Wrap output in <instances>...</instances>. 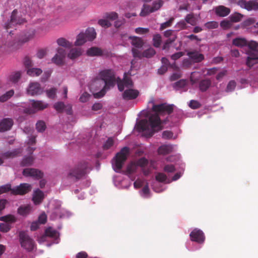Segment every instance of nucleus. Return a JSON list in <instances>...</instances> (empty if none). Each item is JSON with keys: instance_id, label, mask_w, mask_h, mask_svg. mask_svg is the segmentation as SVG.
Returning a JSON list of instances; mask_svg holds the SVG:
<instances>
[{"instance_id": "f257e3e1", "label": "nucleus", "mask_w": 258, "mask_h": 258, "mask_svg": "<svg viewBox=\"0 0 258 258\" xmlns=\"http://www.w3.org/2000/svg\"><path fill=\"white\" fill-rule=\"evenodd\" d=\"M152 110L155 113L150 115L148 121L146 119H142L139 121L137 125L139 131L144 132L145 136L147 138L152 137L155 132L162 130L159 115L171 114L173 111V106L166 103L153 104Z\"/></svg>"}, {"instance_id": "f03ea898", "label": "nucleus", "mask_w": 258, "mask_h": 258, "mask_svg": "<svg viewBox=\"0 0 258 258\" xmlns=\"http://www.w3.org/2000/svg\"><path fill=\"white\" fill-rule=\"evenodd\" d=\"M99 76L104 80V84L100 91L94 93V97L95 98H100L103 97L106 91L110 89L111 87H113L115 84L114 72L111 69L105 70L100 72Z\"/></svg>"}, {"instance_id": "7ed1b4c3", "label": "nucleus", "mask_w": 258, "mask_h": 258, "mask_svg": "<svg viewBox=\"0 0 258 258\" xmlns=\"http://www.w3.org/2000/svg\"><path fill=\"white\" fill-rule=\"evenodd\" d=\"M9 33L10 35L7 37L9 41L6 42L4 44V45L8 47L12 48L13 49H16L19 48V47L24 43L33 39L35 35V31L34 30H29L27 32H23L20 34L17 41L15 40L13 41H10V37H11V34L12 32L10 31Z\"/></svg>"}, {"instance_id": "20e7f679", "label": "nucleus", "mask_w": 258, "mask_h": 258, "mask_svg": "<svg viewBox=\"0 0 258 258\" xmlns=\"http://www.w3.org/2000/svg\"><path fill=\"white\" fill-rule=\"evenodd\" d=\"M88 167L87 162H80L69 170L68 173L67 178L73 182L78 181L85 176Z\"/></svg>"}, {"instance_id": "39448f33", "label": "nucleus", "mask_w": 258, "mask_h": 258, "mask_svg": "<svg viewBox=\"0 0 258 258\" xmlns=\"http://www.w3.org/2000/svg\"><path fill=\"white\" fill-rule=\"evenodd\" d=\"M19 241L21 246L28 252L33 251L36 247L34 240L26 231H20L19 232Z\"/></svg>"}, {"instance_id": "423d86ee", "label": "nucleus", "mask_w": 258, "mask_h": 258, "mask_svg": "<svg viewBox=\"0 0 258 258\" xmlns=\"http://www.w3.org/2000/svg\"><path fill=\"white\" fill-rule=\"evenodd\" d=\"M128 153L129 148L127 147H124L116 154L115 157L113 159L114 162L113 163L114 169L116 172H119L122 168L124 162L127 159Z\"/></svg>"}, {"instance_id": "0eeeda50", "label": "nucleus", "mask_w": 258, "mask_h": 258, "mask_svg": "<svg viewBox=\"0 0 258 258\" xmlns=\"http://www.w3.org/2000/svg\"><path fill=\"white\" fill-rule=\"evenodd\" d=\"M31 185L27 183H21L16 187L12 188V194L14 195H24L31 191Z\"/></svg>"}, {"instance_id": "6e6552de", "label": "nucleus", "mask_w": 258, "mask_h": 258, "mask_svg": "<svg viewBox=\"0 0 258 258\" xmlns=\"http://www.w3.org/2000/svg\"><path fill=\"white\" fill-rule=\"evenodd\" d=\"M17 13L18 11L17 10H14L12 12L10 22H7L5 26V27L7 30L10 28H12L13 26H14L16 24L20 25L21 24L24 23L25 22L24 19L17 18Z\"/></svg>"}, {"instance_id": "1a4fd4ad", "label": "nucleus", "mask_w": 258, "mask_h": 258, "mask_svg": "<svg viewBox=\"0 0 258 258\" xmlns=\"http://www.w3.org/2000/svg\"><path fill=\"white\" fill-rule=\"evenodd\" d=\"M118 89L119 91H123L124 87L131 88L133 87V82L130 77L126 76L125 74L122 80L118 78L116 80Z\"/></svg>"}, {"instance_id": "9d476101", "label": "nucleus", "mask_w": 258, "mask_h": 258, "mask_svg": "<svg viewBox=\"0 0 258 258\" xmlns=\"http://www.w3.org/2000/svg\"><path fill=\"white\" fill-rule=\"evenodd\" d=\"M66 52L62 48H58L57 49V53L51 58V61L57 66H61L64 63Z\"/></svg>"}, {"instance_id": "9b49d317", "label": "nucleus", "mask_w": 258, "mask_h": 258, "mask_svg": "<svg viewBox=\"0 0 258 258\" xmlns=\"http://www.w3.org/2000/svg\"><path fill=\"white\" fill-rule=\"evenodd\" d=\"M238 4L241 8H244L248 11L251 10H258V3L255 1L239 0Z\"/></svg>"}, {"instance_id": "f8f14e48", "label": "nucleus", "mask_w": 258, "mask_h": 258, "mask_svg": "<svg viewBox=\"0 0 258 258\" xmlns=\"http://www.w3.org/2000/svg\"><path fill=\"white\" fill-rule=\"evenodd\" d=\"M238 4L241 8H244L248 11L251 10H258V3L255 1L239 0Z\"/></svg>"}, {"instance_id": "ddd939ff", "label": "nucleus", "mask_w": 258, "mask_h": 258, "mask_svg": "<svg viewBox=\"0 0 258 258\" xmlns=\"http://www.w3.org/2000/svg\"><path fill=\"white\" fill-rule=\"evenodd\" d=\"M189 236L191 240L199 243H202L205 240L204 234L201 230L194 229L191 232Z\"/></svg>"}, {"instance_id": "4468645a", "label": "nucleus", "mask_w": 258, "mask_h": 258, "mask_svg": "<svg viewBox=\"0 0 258 258\" xmlns=\"http://www.w3.org/2000/svg\"><path fill=\"white\" fill-rule=\"evenodd\" d=\"M23 174L25 176H31L36 179H40L43 176V172L35 168H26L23 170Z\"/></svg>"}, {"instance_id": "2eb2a0df", "label": "nucleus", "mask_w": 258, "mask_h": 258, "mask_svg": "<svg viewBox=\"0 0 258 258\" xmlns=\"http://www.w3.org/2000/svg\"><path fill=\"white\" fill-rule=\"evenodd\" d=\"M27 92L28 94L34 96L40 94L42 92V90L39 83L32 82L29 84Z\"/></svg>"}, {"instance_id": "dca6fc26", "label": "nucleus", "mask_w": 258, "mask_h": 258, "mask_svg": "<svg viewBox=\"0 0 258 258\" xmlns=\"http://www.w3.org/2000/svg\"><path fill=\"white\" fill-rule=\"evenodd\" d=\"M104 84V81L102 78H96L93 80L90 84V89L92 92L93 94L94 95V93H96V92H95L97 90L101 88L102 89Z\"/></svg>"}, {"instance_id": "f3484780", "label": "nucleus", "mask_w": 258, "mask_h": 258, "mask_svg": "<svg viewBox=\"0 0 258 258\" xmlns=\"http://www.w3.org/2000/svg\"><path fill=\"white\" fill-rule=\"evenodd\" d=\"M14 124L13 120L11 118H5L0 122V132H5L11 129Z\"/></svg>"}, {"instance_id": "a211bd4d", "label": "nucleus", "mask_w": 258, "mask_h": 258, "mask_svg": "<svg viewBox=\"0 0 258 258\" xmlns=\"http://www.w3.org/2000/svg\"><path fill=\"white\" fill-rule=\"evenodd\" d=\"M187 55L191 61L196 63L200 62L204 59V55L196 50L188 51L187 52Z\"/></svg>"}, {"instance_id": "6ab92c4d", "label": "nucleus", "mask_w": 258, "mask_h": 258, "mask_svg": "<svg viewBox=\"0 0 258 258\" xmlns=\"http://www.w3.org/2000/svg\"><path fill=\"white\" fill-rule=\"evenodd\" d=\"M44 198V194L40 189L38 188L34 191L32 200L35 205L41 204Z\"/></svg>"}, {"instance_id": "aec40b11", "label": "nucleus", "mask_w": 258, "mask_h": 258, "mask_svg": "<svg viewBox=\"0 0 258 258\" xmlns=\"http://www.w3.org/2000/svg\"><path fill=\"white\" fill-rule=\"evenodd\" d=\"M139 94V92L137 90L126 89L122 93V98L125 100L135 99L138 96Z\"/></svg>"}, {"instance_id": "412c9836", "label": "nucleus", "mask_w": 258, "mask_h": 258, "mask_svg": "<svg viewBox=\"0 0 258 258\" xmlns=\"http://www.w3.org/2000/svg\"><path fill=\"white\" fill-rule=\"evenodd\" d=\"M258 63V55L254 52H250L247 57L246 64L249 68L252 67L253 65Z\"/></svg>"}, {"instance_id": "4be33fe9", "label": "nucleus", "mask_w": 258, "mask_h": 258, "mask_svg": "<svg viewBox=\"0 0 258 258\" xmlns=\"http://www.w3.org/2000/svg\"><path fill=\"white\" fill-rule=\"evenodd\" d=\"M230 12V9L223 6H219L215 8L216 14L220 17H224L229 14Z\"/></svg>"}, {"instance_id": "5701e85b", "label": "nucleus", "mask_w": 258, "mask_h": 258, "mask_svg": "<svg viewBox=\"0 0 258 258\" xmlns=\"http://www.w3.org/2000/svg\"><path fill=\"white\" fill-rule=\"evenodd\" d=\"M128 38L131 40V44L135 47L140 48L144 44V42L141 38L137 36H130Z\"/></svg>"}, {"instance_id": "b1692460", "label": "nucleus", "mask_w": 258, "mask_h": 258, "mask_svg": "<svg viewBox=\"0 0 258 258\" xmlns=\"http://www.w3.org/2000/svg\"><path fill=\"white\" fill-rule=\"evenodd\" d=\"M173 147L171 145H163L160 146L158 149V152L160 155H166L172 152Z\"/></svg>"}, {"instance_id": "393cba45", "label": "nucleus", "mask_w": 258, "mask_h": 258, "mask_svg": "<svg viewBox=\"0 0 258 258\" xmlns=\"http://www.w3.org/2000/svg\"><path fill=\"white\" fill-rule=\"evenodd\" d=\"M211 85L210 79H206L201 80L199 83V89L202 92L207 91Z\"/></svg>"}, {"instance_id": "a878e982", "label": "nucleus", "mask_w": 258, "mask_h": 258, "mask_svg": "<svg viewBox=\"0 0 258 258\" xmlns=\"http://www.w3.org/2000/svg\"><path fill=\"white\" fill-rule=\"evenodd\" d=\"M87 40L92 41L96 36L95 30L93 28H88L84 33Z\"/></svg>"}, {"instance_id": "bb28decb", "label": "nucleus", "mask_w": 258, "mask_h": 258, "mask_svg": "<svg viewBox=\"0 0 258 258\" xmlns=\"http://www.w3.org/2000/svg\"><path fill=\"white\" fill-rule=\"evenodd\" d=\"M87 54L90 56H100L102 55V51L100 48L92 47L87 50Z\"/></svg>"}, {"instance_id": "cd10ccee", "label": "nucleus", "mask_w": 258, "mask_h": 258, "mask_svg": "<svg viewBox=\"0 0 258 258\" xmlns=\"http://www.w3.org/2000/svg\"><path fill=\"white\" fill-rule=\"evenodd\" d=\"M32 106L36 110H43L47 107V104L41 101L33 100L32 103Z\"/></svg>"}, {"instance_id": "c85d7f7f", "label": "nucleus", "mask_w": 258, "mask_h": 258, "mask_svg": "<svg viewBox=\"0 0 258 258\" xmlns=\"http://www.w3.org/2000/svg\"><path fill=\"white\" fill-rule=\"evenodd\" d=\"M22 150L21 149H15L11 151H8L4 154V156L7 158H14L19 155Z\"/></svg>"}, {"instance_id": "c756f323", "label": "nucleus", "mask_w": 258, "mask_h": 258, "mask_svg": "<svg viewBox=\"0 0 258 258\" xmlns=\"http://www.w3.org/2000/svg\"><path fill=\"white\" fill-rule=\"evenodd\" d=\"M81 53L80 48H75L70 50L68 56L70 59H73L81 55Z\"/></svg>"}, {"instance_id": "7c9ffc66", "label": "nucleus", "mask_w": 258, "mask_h": 258, "mask_svg": "<svg viewBox=\"0 0 258 258\" xmlns=\"http://www.w3.org/2000/svg\"><path fill=\"white\" fill-rule=\"evenodd\" d=\"M247 40L243 38H236L232 40V44L238 47L247 46Z\"/></svg>"}, {"instance_id": "2f4dec72", "label": "nucleus", "mask_w": 258, "mask_h": 258, "mask_svg": "<svg viewBox=\"0 0 258 258\" xmlns=\"http://www.w3.org/2000/svg\"><path fill=\"white\" fill-rule=\"evenodd\" d=\"M42 73L41 69L39 68H32L28 69L27 74L31 77L38 76Z\"/></svg>"}, {"instance_id": "473e14b6", "label": "nucleus", "mask_w": 258, "mask_h": 258, "mask_svg": "<svg viewBox=\"0 0 258 258\" xmlns=\"http://www.w3.org/2000/svg\"><path fill=\"white\" fill-rule=\"evenodd\" d=\"M14 95V91L11 89L0 96V102H5L9 100Z\"/></svg>"}, {"instance_id": "72a5a7b5", "label": "nucleus", "mask_w": 258, "mask_h": 258, "mask_svg": "<svg viewBox=\"0 0 258 258\" xmlns=\"http://www.w3.org/2000/svg\"><path fill=\"white\" fill-rule=\"evenodd\" d=\"M151 6L144 4L142 9V11L140 14V15L142 17H145L149 14L150 13H153Z\"/></svg>"}, {"instance_id": "f704fd0d", "label": "nucleus", "mask_w": 258, "mask_h": 258, "mask_svg": "<svg viewBox=\"0 0 258 258\" xmlns=\"http://www.w3.org/2000/svg\"><path fill=\"white\" fill-rule=\"evenodd\" d=\"M57 235V232L56 230L52 229L51 228H48L45 230V236H42L41 238H43L45 236L55 238Z\"/></svg>"}, {"instance_id": "c9c22d12", "label": "nucleus", "mask_w": 258, "mask_h": 258, "mask_svg": "<svg viewBox=\"0 0 258 258\" xmlns=\"http://www.w3.org/2000/svg\"><path fill=\"white\" fill-rule=\"evenodd\" d=\"M87 39L85 36L84 33H80L77 37L75 44L77 46H80L83 44L87 41Z\"/></svg>"}, {"instance_id": "e433bc0d", "label": "nucleus", "mask_w": 258, "mask_h": 258, "mask_svg": "<svg viewBox=\"0 0 258 258\" xmlns=\"http://www.w3.org/2000/svg\"><path fill=\"white\" fill-rule=\"evenodd\" d=\"M57 43L58 45L65 48H70L72 47V44L63 38H60L57 39Z\"/></svg>"}, {"instance_id": "4c0bfd02", "label": "nucleus", "mask_w": 258, "mask_h": 258, "mask_svg": "<svg viewBox=\"0 0 258 258\" xmlns=\"http://www.w3.org/2000/svg\"><path fill=\"white\" fill-rule=\"evenodd\" d=\"M185 21L192 26H195L197 24L196 18L193 14H187L185 18Z\"/></svg>"}, {"instance_id": "58836bf2", "label": "nucleus", "mask_w": 258, "mask_h": 258, "mask_svg": "<svg viewBox=\"0 0 258 258\" xmlns=\"http://www.w3.org/2000/svg\"><path fill=\"white\" fill-rule=\"evenodd\" d=\"M34 158L31 156L25 157L21 161V165L22 166H28L32 164Z\"/></svg>"}, {"instance_id": "ea45409f", "label": "nucleus", "mask_w": 258, "mask_h": 258, "mask_svg": "<svg viewBox=\"0 0 258 258\" xmlns=\"http://www.w3.org/2000/svg\"><path fill=\"white\" fill-rule=\"evenodd\" d=\"M243 17V15L239 13H235L231 15L229 17L230 20L231 22H238L241 21Z\"/></svg>"}, {"instance_id": "a19ab883", "label": "nucleus", "mask_w": 258, "mask_h": 258, "mask_svg": "<svg viewBox=\"0 0 258 258\" xmlns=\"http://www.w3.org/2000/svg\"><path fill=\"white\" fill-rule=\"evenodd\" d=\"M162 39L161 36L159 34H156L153 35V45L155 47H159L161 43Z\"/></svg>"}, {"instance_id": "79ce46f5", "label": "nucleus", "mask_w": 258, "mask_h": 258, "mask_svg": "<svg viewBox=\"0 0 258 258\" xmlns=\"http://www.w3.org/2000/svg\"><path fill=\"white\" fill-rule=\"evenodd\" d=\"M21 77V73L20 71L15 72L13 73L10 76V80L14 83H17Z\"/></svg>"}, {"instance_id": "37998d69", "label": "nucleus", "mask_w": 258, "mask_h": 258, "mask_svg": "<svg viewBox=\"0 0 258 258\" xmlns=\"http://www.w3.org/2000/svg\"><path fill=\"white\" fill-rule=\"evenodd\" d=\"M0 221L5 222L6 223H14L16 221V218L14 215L10 214L0 217Z\"/></svg>"}, {"instance_id": "c03bdc74", "label": "nucleus", "mask_w": 258, "mask_h": 258, "mask_svg": "<svg viewBox=\"0 0 258 258\" xmlns=\"http://www.w3.org/2000/svg\"><path fill=\"white\" fill-rule=\"evenodd\" d=\"M163 1L162 0H158L153 3L152 6H151L152 11L155 12L158 10L163 5Z\"/></svg>"}, {"instance_id": "a18cd8bd", "label": "nucleus", "mask_w": 258, "mask_h": 258, "mask_svg": "<svg viewBox=\"0 0 258 258\" xmlns=\"http://www.w3.org/2000/svg\"><path fill=\"white\" fill-rule=\"evenodd\" d=\"M155 50L153 48H149L143 51V57L150 58L155 55Z\"/></svg>"}, {"instance_id": "49530a36", "label": "nucleus", "mask_w": 258, "mask_h": 258, "mask_svg": "<svg viewBox=\"0 0 258 258\" xmlns=\"http://www.w3.org/2000/svg\"><path fill=\"white\" fill-rule=\"evenodd\" d=\"M204 27L207 29H214L218 28V23L216 21H210L206 23Z\"/></svg>"}, {"instance_id": "de8ad7c7", "label": "nucleus", "mask_w": 258, "mask_h": 258, "mask_svg": "<svg viewBox=\"0 0 258 258\" xmlns=\"http://www.w3.org/2000/svg\"><path fill=\"white\" fill-rule=\"evenodd\" d=\"M137 165L136 163H131L130 164H129L126 167V174H130L135 172L137 169Z\"/></svg>"}, {"instance_id": "09e8293b", "label": "nucleus", "mask_w": 258, "mask_h": 258, "mask_svg": "<svg viewBox=\"0 0 258 258\" xmlns=\"http://www.w3.org/2000/svg\"><path fill=\"white\" fill-rule=\"evenodd\" d=\"M36 128L38 132H43L46 128V125L44 121H38L36 124Z\"/></svg>"}, {"instance_id": "8fccbe9b", "label": "nucleus", "mask_w": 258, "mask_h": 258, "mask_svg": "<svg viewBox=\"0 0 258 258\" xmlns=\"http://www.w3.org/2000/svg\"><path fill=\"white\" fill-rule=\"evenodd\" d=\"M11 226L8 223H2L0 224V231L2 232L6 233L10 230Z\"/></svg>"}, {"instance_id": "3c124183", "label": "nucleus", "mask_w": 258, "mask_h": 258, "mask_svg": "<svg viewBox=\"0 0 258 258\" xmlns=\"http://www.w3.org/2000/svg\"><path fill=\"white\" fill-rule=\"evenodd\" d=\"M236 84L235 81L234 80H231L227 84L225 91L227 92L233 91L236 87Z\"/></svg>"}, {"instance_id": "603ef678", "label": "nucleus", "mask_w": 258, "mask_h": 258, "mask_svg": "<svg viewBox=\"0 0 258 258\" xmlns=\"http://www.w3.org/2000/svg\"><path fill=\"white\" fill-rule=\"evenodd\" d=\"M164 36L166 37L169 38H173L175 36V40L177 38L176 34L175 31L172 30H167L164 32Z\"/></svg>"}, {"instance_id": "864d4df0", "label": "nucleus", "mask_w": 258, "mask_h": 258, "mask_svg": "<svg viewBox=\"0 0 258 258\" xmlns=\"http://www.w3.org/2000/svg\"><path fill=\"white\" fill-rule=\"evenodd\" d=\"M56 89L52 88L46 91L47 97L51 99H54L56 96Z\"/></svg>"}, {"instance_id": "5fc2aeb1", "label": "nucleus", "mask_w": 258, "mask_h": 258, "mask_svg": "<svg viewBox=\"0 0 258 258\" xmlns=\"http://www.w3.org/2000/svg\"><path fill=\"white\" fill-rule=\"evenodd\" d=\"M247 46L252 50L258 51V43L255 41L251 40L247 42Z\"/></svg>"}, {"instance_id": "6e6d98bb", "label": "nucleus", "mask_w": 258, "mask_h": 258, "mask_svg": "<svg viewBox=\"0 0 258 258\" xmlns=\"http://www.w3.org/2000/svg\"><path fill=\"white\" fill-rule=\"evenodd\" d=\"M54 108L58 112H62L64 109L65 105L62 102H58L54 104Z\"/></svg>"}, {"instance_id": "4d7b16f0", "label": "nucleus", "mask_w": 258, "mask_h": 258, "mask_svg": "<svg viewBox=\"0 0 258 258\" xmlns=\"http://www.w3.org/2000/svg\"><path fill=\"white\" fill-rule=\"evenodd\" d=\"M155 179L160 182H164L166 180L167 176L163 173H158L155 176Z\"/></svg>"}, {"instance_id": "13d9d810", "label": "nucleus", "mask_w": 258, "mask_h": 258, "mask_svg": "<svg viewBox=\"0 0 258 258\" xmlns=\"http://www.w3.org/2000/svg\"><path fill=\"white\" fill-rule=\"evenodd\" d=\"M136 164L137 166L144 168L148 165V161L145 158L142 157L137 161Z\"/></svg>"}, {"instance_id": "bf43d9fd", "label": "nucleus", "mask_w": 258, "mask_h": 258, "mask_svg": "<svg viewBox=\"0 0 258 258\" xmlns=\"http://www.w3.org/2000/svg\"><path fill=\"white\" fill-rule=\"evenodd\" d=\"M11 185L10 184H7L0 186V195L6 193L9 191H11L12 192Z\"/></svg>"}, {"instance_id": "052dcab7", "label": "nucleus", "mask_w": 258, "mask_h": 258, "mask_svg": "<svg viewBox=\"0 0 258 258\" xmlns=\"http://www.w3.org/2000/svg\"><path fill=\"white\" fill-rule=\"evenodd\" d=\"M163 171L168 173H173L175 171V168L172 164H167L164 166Z\"/></svg>"}, {"instance_id": "680f3d73", "label": "nucleus", "mask_w": 258, "mask_h": 258, "mask_svg": "<svg viewBox=\"0 0 258 258\" xmlns=\"http://www.w3.org/2000/svg\"><path fill=\"white\" fill-rule=\"evenodd\" d=\"M132 52L134 57H138L139 58L143 57V52H142L136 48H132Z\"/></svg>"}, {"instance_id": "e2e57ef3", "label": "nucleus", "mask_w": 258, "mask_h": 258, "mask_svg": "<svg viewBox=\"0 0 258 258\" xmlns=\"http://www.w3.org/2000/svg\"><path fill=\"white\" fill-rule=\"evenodd\" d=\"M174 41L175 36H174L173 38H169L167 39L162 46V49H168L169 48L170 44Z\"/></svg>"}, {"instance_id": "0e129e2a", "label": "nucleus", "mask_w": 258, "mask_h": 258, "mask_svg": "<svg viewBox=\"0 0 258 258\" xmlns=\"http://www.w3.org/2000/svg\"><path fill=\"white\" fill-rule=\"evenodd\" d=\"M186 84V81L185 80L182 79L175 82L173 85V87L175 88H181L184 87Z\"/></svg>"}, {"instance_id": "69168bd1", "label": "nucleus", "mask_w": 258, "mask_h": 258, "mask_svg": "<svg viewBox=\"0 0 258 258\" xmlns=\"http://www.w3.org/2000/svg\"><path fill=\"white\" fill-rule=\"evenodd\" d=\"M173 18H171L169 20L163 23H162L160 25V30H163L165 28L170 27L171 25V24L173 21Z\"/></svg>"}, {"instance_id": "338daca9", "label": "nucleus", "mask_w": 258, "mask_h": 258, "mask_svg": "<svg viewBox=\"0 0 258 258\" xmlns=\"http://www.w3.org/2000/svg\"><path fill=\"white\" fill-rule=\"evenodd\" d=\"M114 143L113 140L112 138H108L103 146L104 150H107L113 146Z\"/></svg>"}, {"instance_id": "774afa93", "label": "nucleus", "mask_w": 258, "mask_h": 258, "mask_svg": "<svg viewBox=\"0 0 258 258\" xmlns=\"http://www.w3.org/2000/svg\"><path fill=\"white\" fill-rule=\"evenodd\" d=\"M98 23L102 27L108 28L111 26V24L107 20L105 19H100L98 21Z\"/></svg>"}]
</instances>
